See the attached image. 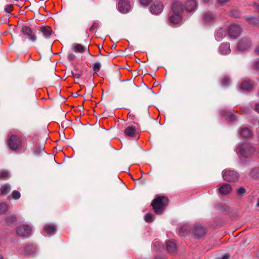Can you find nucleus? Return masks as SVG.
<instances>
[{
	"mask_svg": "<svg viewBox=\"0 0 259 259\" xmlns=\"http://www.w3.org/2000/svg\"><path fill=\"white\" fill-rule=\"evenodd\" d=\"M254 52L256 54H259V45L254 50Z\"/></svg>",
	"mask_w": 259,
	"mask_h": 259,
	"instance_id": "nucleus-53",
	"label": "nucleus"
},
{
	"mask_svg": "<svg viewBox=\"0 0 259 259\" xmlns=\"http://www.w3.org/2000/svg\"><path fill=\"white\" fill-rule=\"evenodd\" d=\"M241 136L244 138H249L251 136L250 130L247 127L242 128L240 131Z\"/></svg>",
	"mask_w": 259,
	"mask_h": 259,
	"instance_id": "nucleus-28",
	"label": "nucleus"
},
{
	"mask_svg": "<svg viewBox=\"0 0 259 259\" xmlns=\"http://www.w3.org/2000/svg\"><path fill=\"white\" fill-rule=\"evenodd\" d=\"M222 175L225 181L229 182L235 181L238 180L239 177L238 173L232 170L223 171Z\"/></svg>",
	"mask_w": 259,
	"mask_h": 259,
	"instance_id": "nucleus-7",
	"label": "nucleus"
},
{
	"mask_svg": "<svg viewBox=\"0 0 259 259\" xmlns=\"http://www.w3.org/2000/svg\"><path fill=\"white\" fill-rule=\"evenodd\" d=\"M254 68L256 70H259V61L255 62L254 65Z\"/></svg>",
	"mask_w": 259,
	"mask_h": 259,
	"instance_id": "nucleus-49",
	"label": "nucleus"
},
{
	"mask_svg": "<svg viewBox=\"0 0 259 259\" xmlns=\"http://www.w3.org/2000/svg\"><path fill=\"white\" fill-rule=\"evenodd\" d=\"M67 57H68V60L72 61L75 59V56L74 55H73L72 54H70L68 55Z\"/></svg>",
	"mask_w": 259,
	"mask_h": 259,
	"instance_id": "nucleus-48",
	"label": "nucleus"
},
{
	"mask_svg": "<svg viewBox=\"0 0 259 259\" xmlns=\"http://www.w3.org/2000/svg\"><path fill=\"white\" fill-rule=\"evenodd\" d=\"M163 8V6L162 4L160 2H157L151 6L150 11L154 14H158L161 12Z\"/></svg>",
	"mask_w": 259,
	"mask_h": 259,
	"instance_id": "nucleus-17",
	"label": "nucleus"
},
{
	"mask_svg": "<svg viewBox=\"0 0 259 259\" xmlns=\"http://www.w3.org/2000/svg\"><path fill=\"white\" fill-rule=\"evenodd\" d=\"M164 248V245L159 241H155L153 244V249L160 250Z\"/></svg>",
	"mask_w": 259,
	"mask_h": 259,
	"instance_id": "nucleus-34",
	"label": "nucleus"
},
{
	"mask_svg": "<svg viewBox=\"0 0 259 259\" xmlns=\"http://www.w3.org/2000/svg\"><path fill=\"white\" fill-rule=\"evenodd\" d=\"M230 82V79L228 77H224L222 80V85L224 87L227 86Z\"/></svg>",
	"mask_w": 259,
	"mask_h": 259,
	"instance_id": "nucleus-37",
	"label": "nucleus"
},
{
	"mask_svg": "<svg viewBox=\"0 0 259 259\" xmlns=\"http://www.w3.org/2000/svg\"><path fill=\"white\" fill-rule=\"evenodd\" d=\"M215 36L218 40L220 41L222 40V39L223 37V33L222 32V30H220V31L217 32Z\"/></svg>",
	"mask_w": 259,
	"mask_h": 259,
	"instance_id": "nucleus-38",
	"label": "nucleus"
},
{
	"mask_svg": "<svg viewBox=\"0 0 259 259\" xmlns=\"http://www.w3.org/2000/svg\"><path fill=\"white\" fill-rule=\"evenodd\" d=\"M124 134L127 137L134 138L137 137L138 131L135 126H128L124 130Z\"/></svg>",
	"mask_w": 259,
	"mask_h": 259,
	"instance_id": "nucleus-10",
	"label": "nucleus"
},
{
	"mask_svg": "<svg viewBox=\"0 0 259 259\" xmlns=\"http://www.w3.org/2000/svg\"><path fill=\"white\" fill-rule=\"evenodd\" d=\"M20 193L17 190L13 191L12 193V198L14 199H18L20 197Z\"/></svg>",
	"mask_w": 259,
	"mask_h": 259,
	"instance_id": "nucleus-36",
	"label": "nucleus"
},
{
	"mask_svg": "<svg viewBox=\"0 0 259 259\" xmlns=\"http://www.w3.org/2000/svg\"><path fill=\"white\" fill-rule=\"evenodd\" d=\"M11 189V186L8 184H5L0 188V194L5 195L8 194Z\"/></svg>",
	"mask_w": 259,
	"mask_h": 259,
	"instance_id": "nucleus-26",
	"label": "nucleus"
},
{
	"mask_svg": "<svg viewBox=\"0 0 259 259\" xmlns=\"http://www.w3.org/2000/svg\"><path fill=\"white\" fill-rule=\"evenodd\" d=\"M31 228L27 225H23L17 228V234L21 237H28L31 233Z\"/></svg>",
	"mask_w": 259,
	"mask_h": 259,
	"instance_id": "nucleus-9",
	"label": "nucleus"
},
{
	"mask_svg": "<svg viewBox=\"0 0 259 259\" xmlns=\"http://www.w3.org/2000/svg\"><path fill=\"white\" fill-rule=\"evenodd\" d=\"M0 259H3V257H1Z\"/></svg>",
	"mask_w": 259,
	"mask_h": 259,
	"instance_id": "nucleus-56",
	"label": "nucleus"
},
{
	"mask_svg": "<svg viewBox=\"0 0 259 259\" xmlns=\"http://www.w3.org/2000/svg\"><path fill=\"white\" fill-rule=\"evenodd\" d=\"M246 192L245 188L243 187H240L237 190V193L239 195H243Z\"/></svg>",
	"mask_w": 259,
	"mask_h": 259,
	"instance_id": "nucleus-40",
	"label": "nucleus"
},
{
	"mask_svg": "<svg viewBox=\"0 0 259 259\" xmlns=\"http://www.w3.org/2000/svg\"><path fill=\"white\" fill-rule=\"evenodd\" d=\"M246 20L247 22H248L250 23H253L254 21L255 20L252 17H248L246 18Z\"/></svg>",
	"mask_w": 259,
	"mask_h": 259,
	"instance_id": "nucleus-47",
	"label": "nucleus"
},
{
	"mask_svg": "<svg viewBox=\"0 0 259 259\" xmlns=\"http://www.w3.org/2000/svg\"><path fill=\"white\" fill-rule=\"evenodd\" d=\"M230 15L233 17H238L240 15V14L238 11L236 10H233L231 12Z\"/></svg>",
	"mask_w": 259,
	"mask_h": 259,
	"instance_id": "nucleus-43",
	"label": "nucleus"
},
{
	"mask_svg": "<svg viewBox=\"0 0 259 259\" xmlns=\"http://www.w3.org/2000/svg\"><path fill=\"white\" fill-rule=\"evenodd\" d=\"M256 206H259V198H258V201H257V203H256Z\"/></svg>",
	"mask_w": 259,
	"mask_h": 259,
	"instance_id": "nucleus-55",
	"label": "nucleus"
},
{
	"mask_svg": "<svg viewBox=\"0 0 259 259\" xmlns=\"http://www.w3.org/2000/svg\"><path fill=\"white\" fill-rule=\"evenodd\" d=\"M141 5L146 6H148L153 0H139Z\"/></svg>",
	"mask_w": 259,
	"mask_h": 259,
	"instance_id": "nucleus-42",
	"label": "nucleus"
},
{
	"mask_svg": "<svg viewBox=\"0 0 259 259\" xmlns=\"http://www.w3.org/2000/svg\"><path fill=\"white\" fill-rule=\"evenodd\" d=\"M145 221L147 223H151L154 220V217L150 213H147L144 215Z\"/></svg>",
	"mask_w": 259,
	"mask_h": 259,
	"instance_id": "nucleus-33",
	"label": "nucleus"
},
{
	"mask_svg": "<svg viewBox=\"0 0 259 259\" xmlns=\"http://www.w3.org/2000/svg\"><path fill=\"white\" fill-rule=\"evenodd\" d=\"M240 89L242 91H250L252 89V84L249 81H244L240 85Z\"/></svg>",
	"mask_w": 259,
	"mask_h": 259,
	"instance_id": "nucleus-25",
	"label": "nucleus"
},
{
	"mask_svg": "<svg viewBox=\"0 0 259 259\" xmlns=\"http://www.w3.org/2000/svg\"><path fill=\"white\" fill-rule=\"evenodd\" d=\"M39 31L42 33V35L46 38H49L53 33V30L49 26H42L40 28Z\"/></svg>",
	"mask_w": 259,
	"mask_h": 259,
	"instance_id": "nucleus-20",
	"label": "nucleus"
},
{
	"mask_svg": "<svg viewBox=\"0 0 259 259\" xmlns=\"http://www.w3.org/2000/svg\"><path fill=\"white\" fill-rule=\"evenodd\" d=\"M218 187H219V186ZM219 190L221 194L226 195L231 192L232 188L229 184L223 183L219 186Z\"/></svg>",
	"mask_w": 259,
	"mask_h": 259,
	"instance_id": "nucleus-16",
	"label": "nucleus"
},
{
	"mask_svg": "<svg viewBox=\"0 0 259 259\" xmlns=\"http://www.w3.org/2000/svg\"><path fill=\"white\" fill-rule=\"evenodd\" d=\"M9 205L6 203H2L0 204V213H4L8 211Z\"/></svg>",
	"mask_w": 259,
	"mask_h": 259,
	"instance_id": "nucleus-32",
	"label": "nucleus"
},
{
	"mask_svg": "<svg viewBox=\"0 0 259 259\" xmlns=\"http://www.w3.org/2000/svg\"><path fill=\"white\" fill-rule=\"evenodd\" d=\"M44 231L49 235L55 234L56 231V227L53 224H47L44 227Z\"/></svg>",
	"mask_w": 259,
	"mask_h": 259,
	"instance_id": "nucleus-22",
	"label": "nucleus"
},
{
	"mask_svg": "<svg viewBox=\"0 0 259 259\" xmlns=\"http://www.w3.org/2000/svg\"><path fill=\"white\" fill-rule=\"evenodd\" d=\"M192 231L193 236L195 239H200L204 237L206 234L205 229L199 224H195Z\"/></svg>",
	"mask_w": 259,
	"mask_h": 259,
	"instance_id": "nucleus-5",
	"label": "nucleus"
},
{
	"mask_svg": "<svg viewBox=\"0 0 259 259\" xmlns=\"http://www.w3.org/2000/svg\"><path fill=\"white\" fill-rule=\"evenodd\" d=\"M168 199L163 196L157 197L153 200L151 206L154 212L157 214H161L168 204Z\"/></svg>",
	"mask_w": 259,
	"mask_h": 259,
	"instance_id": "nucleus-2",
	"label": "nucleus"
},
{
	"mask_svg": "<svg viewBox=\"0 0 259 259\" xmlns=\"http://www.w3.org/2000/svg\"><path fill=\"white\" fill-rule=\"evenodd\" d=\"M243 110L244 112H245V113H246V114H247L250 111V109L247 107L243 108Z\"/></svg>",
	"mask_w": 259,
	"mask_h": 259,
	"instance_id": "nucleus-51",
	"label": "nucleus"
},
{
	"mask_svg": "<svg viewBox=\"0 0 259 259\" xmlns=\"http://www.w3.org/2000/svg\"><path fill=\"white\" fill-rule=\"evenodd\" d=\"M9 174L7 171H3L0 174V178H7L8 177Z\"/></svg>",
	"mask_w": 259,
	"mask_h": 259,
	"instance_id": "nucleus-44",
	"label": "nucleus"
},
{
	"mask_svg": "<svg viewBox=\"0 0 259 259\" xmlns=\"http://www.w3.org/2000/svg\"><path fill=\"white\" fill-rule=\"evenodd\" d=\"M36 248L32 245H28L21 248L20 252L23 255H31L35 253Z\"/></svg>",
	"mask_w": 259,
	"mask_h": 259,
	"instance_id": "nucleus-14",
	"label": "nucleus"
},
{
	"mask_svg": "<svg viewBox=\"0 0 259 259\" xmlns=\"http://www.w3.org/2000/svg\"><path fill=\"white\" fill-rule=\"evenodd\" d=\"M221 116L224 117L225 119L228 121H234L236 119V116L230 111L226 110H222L220 111Z\"/></svg>",
	"mask_w": 259,
	"mask_h": 259,
	"instance_id": "nucleus-18",
	"label": "nucleus"
},
{
	"mask_svg": "<svg viewBox=\"0 0 259 259\" xmlns=\"http://www.w3.org/2000/svg\"><path fill=\"white\" fill-rule=\"evenodd\" d=\"M191 230V228L188 225L183 226L179 230V234L181 236H185Z\"/></svg>",
	"mask_w": 259,
	"mask_h": 259,
	"instance_id": "nucleus-27",
	"label": "nucleus"
},
{
	"mask_svg": "<svg viewBox=\"0 0 259 259\" xmlns=\"http://www.w3.org/2000/svg\"><path fill=\"white\" fill-rule=\"evenodd\" d=\"M255 110L258 113H259V103L255 105Z\"/></svg>",
	"mask_w": 259,
	"mask_h": 259,
	"instance_id": "nucleus-52",
	"label": "nucleus"
},
{
	"mask_svg": "<svg viewBox=\"0 0 259 259\" xmlns=\"http://www.w3.org/2000/svg\"><path fill=\"white\" fill-rule=\"evenodd\" d=\"M238 151L240 156L247 158L254 153L255 148L251 144L245 142L238 146Z\"/></svg>",
	"mask_w": 259,
	"mask_h": 259,
	"instance_id": "nucleus-3",
	"label": "nucleus"
},
{
	"mask_svg": "<svg viewBox=\"0 0 259 259\" xmlns=\"http://www.w3.org/2000/svg\"><path fill=\"white\" fill-rule=\"evenodd\" d=\"M155 259H166L165 257H156Z\"/></svg>",
	"mask_w": 259,
	"mask_h": 259,
	"instance_id": "nucleus-54",
	"label": "nucleus"
},
{
	"mask_svg": "<svg viewBox=\"0 0 259 259\" xmlns=\"http://www.w3.org/2000/svg\"><path fill=\"white\" fill-rule=\"evenodd\" d=\"M45 145L44 144L39 146H36L34 149V153L36 155H39L40 154L45 152Z\"/></svg>",
	"mask_w": 259,
	"mask_h": 259,
	"instance_id": "nucleus-29",
	"label": "nucleus"
},
{
	"mask_svg": "<svg viewBox=\"0 0 259 259\" xmlns=\"http://www.w3.org/2000/svg\"><path fill=\"white\" fill-rule=\"evenodd\" d=\"M183 10L181 2L177 1L173 3L169 16V21L171 23L177 24L182 20Z\"/></svg>",
	"mask_w": 259,
	"mask_h": 259,
	"instance_id": "nucleus-1",
	"label": "nucleus"
},
{
	"mask_svg": "<svg viewBox=\"0 0 259 259\" xmlns=\"http://www.w3.org/2000/svg\"><path fill=\"white\" fill-rule=\"evenodd\" d=\"M8 144L10 148L12 150H19L22 145L21 138L16 135L9 136L8 137Z\"/></svg>",
	"mask_w": 259,
	"mask_h": 259,
	"instance_id": "nucleus-4",
	"label": "nucleus"
},
{
	"mask_svg": "<svg viewBox=\"0 0 259 259\" xmlns=\"http://www.w3.org/2000/svg\"><path fill=\"white\" fill-rule=\"evenodd\" d=\"M17 221V218L15 215H11L7 217L3 221V223L7 226H12Z\"/></svg>",
	"mask_w": 259,
	"mask_h": 259,
	"instance_id": "nucleus-23",
	"label": "nucleus"
},
{
	"mask_svg": "<svg viewBox=\"0 0 259 259\" xmlns=\"http://www.w3.org/2000/svg\"><path fill=\"white\" fill-rule=\"evenodd\" d=\"M220 50L222 54L226 55L230 53V44L228 42L222 44L220 47Z\"/></svg>",
	"mask_w": 259,
	"mask_h": 259,
	"instance_id": "nucleus-24",
	"label": "nucleus"
},
{
	"mask_svg": "<svg viewBox=\"0 0 259 259\" xmlns=\"http://www.w3.org/2000/svg\"><path fill=\"white\" fill-rule=\"evenodd\" d=\"M137 88V85L133 81L127 82L123 84L122 90L125 93H131Z\"/></svg>",
	"mask_w": 259,
	"mask_h": 259,
	"instance_id": "nucleus-12",
	"label": "nucleus"
},
{
	"mask_svg": "<svg viewBox=\"0 0 259 259\" xmlns=\"http://www.w3.org/2000/svg\"><path fill=\"white\" fill-rule=\"evenodd\" d=\"M249 175L253 178H257L259 177V168H254L249 172Z\"/></svg>",
	"mask_w": 259,
	"mask_h": 259,
	"instance_id": "nucleus-30",
	"label": "nucleus"
},
{
	"mask_svg": "<svg viewBox=\"0 0 259 259\" xmlns=\"http://www.w3.org/2000/svg\"><path fill=\"white\" fill-rule=\"evenodd\" d=\"M204 21L206 23H208L213 19V16L211 13H206L203 18Z\"/></svg>",
	"mask_w": 259,
	"mask_h": 259,
	"instance_id": "nucleus-31",
	"label": "nucleus"
},
{
	"mask_svg": "<svg viewBox=\"0 0 259 259\" xmlns=\"http://www.w3.org/2000/svg\"><path fill=\"white\" fill-rule=\"evenodd\" d=\"M72 76L75 78H79L82 75V71H80L78 72H71Z\"/></svg>",
	"mask_w": 259,
	"mask_h": 259,
	"instance_id": "nucleus-39",
	"label": "nucleus"
},
{
	"mask_svg": "<svg viewBox=\"0 0 259 259\" xmlns=\"http://www.w3.org/2000/svg\"><path fill=\"white\" fill-rule=\"evenodd\" d=\"M166 247L169 253H174L176 252L177 246L174 240H168L166 242Z\"/></svg>",
	"mask_w": 259,
	"mask_h": 259,
	"instance_id": "nucleus-21",
	"label": "nucleus"
},
{
	"mask_svg": "<svg viewBox=\"0 0 259 259\" xmlns=\"http://www.w3.org/2000/svg\"><path fill=\"white\" fill-rule=\"evenodd\" d=\"M72 49L74 52L79 53H82L87 50L88 54H90L89 48H86L80 44H73Z\"/></svg>",
	"mask_w": 259,
	"mask_h": 259,
	"instance_id": "nucleus-13",
	"label": "nucleus"
},
{
	"mask_svg": "<svg viewBox=\"0 0 259 259\" xmlns=\"http://www.w3.org/2000/svg\"><path fill=\"white\" fill-rule=\"evenodd\" d=\"M197 7V3L195 0H187L186 4V10L188 12H191L195 10Z\"/></svg>",
	"mask_w": 259,
	"mask_h": 259,
	"instance_id": "nucleus-19",
	"label": "nucleus"
},
{
	"mask_svg": "<svg viewBox=\"0 0 259 259\" xmlns=\"http://www.w3.org/2000/svg\"><path fill=\"white\" fill-rule=\"evenodd\" d=\"M98 23L97 22H94L91 27L90 28V31H93L95 29L98 28Z\"/></svg>",
	"mask_w": 259,
	"mask_h": 259,
	"instance_id": "nucleus-45",
	"label": "nucleus"
},
{
	"mask_svg": "<svg viewBox=\"0 0 259 259\" xmlns=\"http://www.w3.org/2000/svg\"><path fill=\"white\" fill-rule=\"evenodd\" d=\"M118 7L120 12L127 13L131 8V5L127 0H123L119 2Z\"/></svg>",
	"mask_w": 259,
	"mask_h": 259,
	"instance_id": "nucleus-11",
	"label": "nucleus"
},
{
	"mask_svg": "<svg viewBox=\"0 0 259 259\" xmlns=\"http://www.w3.org/2000/svg\"><path fill=\"white\" fill-rule=\"evenodd\" d=\"M250 40L247 38L241 39L238 45V49L240 51H244L250 47Z\"/></svg>",
	"mask_w": 259,
	"mask_h": 259,
	"instance_id": "nucleus-15",
	"label": "nucleus"
},
{
	"mask_svg": "<svg viewBox=\"0 0 259 259\" xmlns=\"http://www.w3.org/2000/svg\"><path fill=\"white\" fill-rule=\"evenodd\" d=\"M13 10V6L12 5H8L5 8V11L7 13H10Z\"/></svg>",
	"mask_w": 259,
	"mask_h": 259,
	"instance_id": "nucleus-41",
	"label": "nucleus"
},
{
	"mask_svg": "<svg viewBox=\"0 0 259 259\" xmlns=\"http://www.w3.org/2000/svg\"><path fill=\"white\" fill-rule=\"evenodd\" d=\"M21 32L24 35L27 36L28 39L33 42L37 40V36L35 32L29 27L23 26L21 29Z\"/></svg>",
	"mask_w": 259,
	"mask_h": 259,
	"instance_id": "nucleus-6",
	"label": "nucleus"
},
{
	"mask_svg": "<svg viewBox=\"0 0 259 259\" xmlns=\"http://www.w3.org/2000/svg\"><path fill=\"white\" fill-rule=\"evenodd\" d=\"M101 67V64L100 62H95L93 66V70L95 72H98L100 71Z\"/></svg>",
	"mask_w": 259,
	"mask_h": 259,
	"instance_id": "nucleus-35",
	"label": "nucleus"
},
{
	"mask_svg": "<svg viewBox=\"0 0 259 259\" xmlns=\"http://www.w3.org/2000/svg\"><path fill=\"white\" fill-rule=\"evenodd\" d=\"M230 255L229 253H226L223 255L222 257L217 258L216 259H229Z\"/></svg>",
	"mask_w": 259,
	"mask_h": 259,
	"instance_id": "nucleus-46",
	"label": "nucleus"
},
{
	"mask_svg": "<svg viewBox=\"0 0 259 259\" xmlns=\"http://www.w3.org/2000/svg\"><path fill=\"white\" fill-rule=\"evenodd\" d=\"M241 32L240 26L236 24H232L228 28V34L232 38L239 36Z\"/></svg>",
	"mask_w": 259,
	"mask_h": 259,
	"instance_id": "nucleus-8",
	"label": "nucleus"
},
{
	"mask_svg": "<svg viewBox=\"0 0 259 259\" xmlns=\"http://www.w3.org/2000/svg\"><path fill=\"white\" fill-rule=\"evenodd\" d=\"M219 4L223 5L224 4L228 2L230 0H218Z\"/></svg>",
	"mask_w": 259,
	"mask_h": 259,
	"instance_id": "nucleus-50",
	"label": "nucleus"
}]
</instances>
